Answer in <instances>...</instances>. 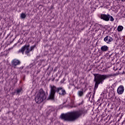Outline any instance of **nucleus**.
<instances>
[{"instance_id":"1","label":"nucleus","mask_w":125,"mask_h":125,"mask_svg":"<svg viewBox=\"0 0 125 125\" xmlns=\"http://www.w3.org/2000/svg\"><path fill=\"white\" fill-rule=\"evenodd\" d=\"M83 113L81 111H72L61 115V119L64 122H75L77 119L82 116Z\"/></svg>"},{"instance_id":"2","label":"nucleus","mask_w":125,"mask_h":125,"mask_svg":"<svg viewBox=\"0 0 125 125\" xmlns=\"http://www.w3.org/2000/svg\"><path fill=\"white\" fill-rule=\"evenodd\" d=\"M50 92L49 97H48L47 100H54V95L55 93L57 92L60 95H62L64 96L66 94V91L64 89V88L62 87H56L54 85H50Z\"/></svg>"},{"instance_id":"3","label":"nucleus","mask_w":125,"mask_h":125,"mask_svg":"<svg viewBox=\"0 0 125 125\" xmlns=\"http://www.w3.org/2000/svg\"><path fill=\"white\" fill-rule=\"evenodd\" d=\"M109 77H111L110 75H101L96 74L95 75V82H96L94 89H97L98 88V85L100 83H102L104 82V80L108 79Z\"/></svg>"},{"instance_id":"4","label":"nucleus","mask_w":125,"mask_h":125,"mask_svg":"<svg viewBox=\"0 0 125 125\" xmlns=\"http://www.w3.org/2000/svg\"><path fill=\"white\" fill-rule=\"evenodd\" d=\"M46 99V94H45V92L43 91L42 88H41L40 90H39V92L35 96V102L37 103V104H40V103H42V101L45 100Z\"/></svg>"},{"instance_id":"5","label":"nucleus","mask_w":125,"mask_h":125,"mask_svg":"<svg viewBox=\"0 0 125 125\" xmlns=\"http://www.w3.org/2000/svg\"><path fill=\"white\" fill-rule=\"evenodd\" d=\"M35 47H36V45L31 46L30 48V44L28 43L22 46L18 52V53H22V54H24V52L25 50L24 53L28 56V55H29V53L35 49Z\"/></svg>"},{"instance_id":"6","label":"nucleus","mask_w":125,"mask_h":125,"mask_svg":"<svg viewBox=\"0 0 125 125\" xmlns=\"http://www.w3.org/2000/svg\"><path fill=\"white\" fill-rule=\"evenodd\" d=\"M101 19H102L104 21L108 22V21H111L113 22L115 19L113 18V16L110 15L109 14H102L100 17Z\"/></svg>"},{"instance_id":"7","label":"nucleus","mask_w":125,"mask_h":125,"mask_svg":"<svg viewBox=\"0 0 125 125\" xmlns=\"http://www.w3.org/2000/svg\"><path fill=\"white\" fill-rule=\"evenodd\" d=\"M21 64V62L19 61V60L14 59L12 61V66L14 68H16V66H18V65H20Z\"/></svg>"},{"instance_id":"8","label":"nucleus","mask_w":125,"mask_h":125,"mask_svg":"<svg viewBox=\"0 0 125 125\" xmlns=\"http://www.w3.org/2000/svg\"><path fill=\"white\" fill-rule=\"evenodd\" d=\"M104 42L106 43L110 44V42H112L113 41V38L110 36H106L104 38Z\"/></svg>"},{"instance_id":"9","label":"nucleus","mask_w":125,"mask_h":125,"mask_svg":"<svg viewBox=\"0 0 125 125\" xmlns=\"http://www.w3.org/2000/svg\"><path fill=\"white\" fill-rule=\"evenodd\" d=\"M125 91V87L123 85H120L117 89V93L118 94H123Z\"/></svg>"},{"instance_id":"10","label":"nucleus","mask_w":125,"mask_h":125,"mask_svg":"<svg viewBox=\"0 0 125 125\" xmlns=\"http://www.w3.org/2000/svg\"><path fill=\"white\" fill-rule=\"evenodd\" d=\"M101 49L102 50V51H103V52H106V51H108V50H109V47H108V46L107 45H103L101 48Z\"/></svg>"},{"instance_id":"11","label":"nucleus","mask_w":125,"mask_h":125,"mask_svg":"<svg viewBox=\"0 0 125 125\" xmlns=\"http://www.w3.org/2000/svg\"><path fill=\"white\" fill-rule=\"evenodd\" d=\"M78 94L79 96L82 97L83 95V89H82L80 91H78Z\"/></svg>"},{"instance_id":"12","label":"nucleus","mask_w":125,"mask_h":125,"mask_svg":"<svg viewBox=\"0 0 125 125\" xmlns=\"http://www.w3.org/2000/svg\"><path fill=\"white\" fill-rule=\"evenodd\" d=\"M123 30H124V26H123L122 25H119L118 26L117 31L118 32H122V31H123Z\"/></svg>"},{"instance_id":"13","label":"nucleus","mask_w":125,"mask_h":125,"mask_svg":"<svg viewBox=\"0 0 125 125\" xmlns=\"http://www.w3.org/2000/svg\"><path fill=\"white\" fill-rule=\"evenodd\" d=\"M26 17H27V16L24 13H22L21 14V19H25L26 18Z\"/></svg>"},{"instance_id":"14","label":"nucleus","mask_w":125,"mask_h":125,"mask_svg":"<svg viewBox=\"0 0 125 125\" xmlns=\"http://www.w3.org/2000/svg\"><path fill=\"white\" fill-rule=\"evenodd\" d=\"M22 88L17 89V90H16V94L17 95L19 94V93H20L21 91H22Z\"/></svg>"},{"instance_id":"15","label":"nucleus","mask_w":125,"mask_h":125,"mask_svg":"<svg viewBox=\"0 0 125 125\" xmlns=\"http://www.w3.org/2000/svg\"><path fill=\"white\" fill-rule=\"evenodd\" d=\"M34 66V63H31L30 64H29V68H32V67Z\"/></svg>"},{"instance_id":"16","label":"nucleus","mask_w":125,"mask_h":125,"mask_svg":"<svg viewBox=\"0 0 125 125\" xmlns=\"http://www.w3.org/2000/svg\"><path fill=\"white\" fill-rule=\"evenodd\" d=\"M15 93H16V91L15 92H12V95H15Z\"/></svg>"},{"instance_id":"17","label":"nucleus","mask_w":125,"mask_h":125,"mask_svg":"<svg viewBox=\"0 0 125 125\" xmlns=\"http://www.w3.org/2000/svg\"><path fill=\"white\" fill-rule=\"evenodd\" d=\"M91 102L93 103V105H94V101H91Z\"/></svg>"},{"instance_id":"18","label":"nucleus","mask_w":125,"mask_h":125,"mask_svg":"<svg viewBox=\"0 0 125 125\" xmlns=\"http://www.w3.org/2000/svg\"><path fill=\"white\" fill-rule=\"evenodd\" d=\"M92 97H93H93H94V93H93V94Z\"/></svg>"},{"instance_id":"19","label":"nucleus","mask_w":125,"mask_h":125,"mask_svg":"<svg viewBox=\"0 0 125 125\" xmlns=\"http://www.w3.org/2000/svg\"><path fill=\"white\" fill-rule=\"evenodd\" d=\"M41 70H38L37 73H39Z\"/></svg>"},{"instance_id":"20","label":"nucleus","mask_w":125,"mask_h":125,"mask_svg":"<svg viewBox=\"0 0 125 125\" xmlns=\"http://www.w3.org/2000/svg\"><path fill=\"white\" fill-rule=\"evenodd\" d=\"M23 81H25V76L23 77Z\"/></svg>"},{"instance_id":"21","label":"nucleus","mask_w":125,"mask_h":125,"mask_svg":"<svg viewBox=\"0 0 125 125\" xmlns=\"http://www.w3.org/2000/svg\"><path fill=\"white\" fill-rule=\"evenodd\" d=\"M83 85H85V87L86 86V85L85 84H83Z\"/></svg>"},{"instance_id":"22","label":"nucleus","mask_w":125,"mask_h":125,"mask_svg":"<svg viewBox=\"0 0 125 125\" xmlns=\"http://www.w3.org/2000/svg\"><path fill=\"white\" fill-rule=\"evenodd\" d=\"M122 1H125V0H121Z\"/></svg>"},{"instance_id":"23","label":"nucleus","mask_w":125,"mask_h":125,"mask_svg":"<svg viewBox=\"0 0 125 125\" xmlns=\"http://www.w3.org/2000/svg\"><path fill=\"white\" fill-rule=\"evenodd\" d=\"M96 32H98V30H95Z\"/></svg>"},{"instance_id":"24","label":"nucleus","mask_w":125,"mask_h":125,"mask_svg":"<svg viewBox=\"0 0 125 125\" xmlns=\"http://www.w3.org/2000/svg\"><path fill=\"white\" fill-rule=\"evenodd\" d=\"M101 100L103 101V100H104V99H102Z\"/></svg>"}]
</instances>
